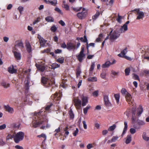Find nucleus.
<instances>
[{
	"label": "nucleus",
	"mask_w": 149,
	"mask_h": 149,
	"mask_svg": "<svg viewBox=\"0 0 149 149\" xmlns=\"http://www.w3.org/2000/svg\"><path fill=\"white\" fill-rule=\"evenodd\" d=\"M42 110L41 109L39 112L34 113L32 121L33 125L34 127L43 124L45 122H47L46 112L44 111L43 113Z\"/></svg>",
	"instance_id": "f257e3e1"
},
{
	"label": "nucleus",
	"mask_w": 149,
	"mask_h": 149,
	"mask_svg": "<svg viewBox=\"0 0 149 149\" xmlns=\"http://www.w3.org/2000/svg\"><path fill=\"white\" fill-rule=\"evenodd\" d=\"M84 45H82L81 51L78 54L76 55V57L78 60L80 62H82L83 60L85 58V54L84 53Z\"/></svg>",
	"instance_id": "f03ea898"
},
{
	"label": "nucleus",
	"mask_w": 149,
	"mask_h": 149,
	"mask_svg": "<svg viewBox=\"0 0 149 149\" xmlns=\"http://www.w3.org/2000/svg\"><path fill=\"white\" fill-rule=\"evenodd\" d=\"M13 136L15 142L18 143L24 139V133L22 132H19L17 133L15 135H13Z\"/></svg>",
	"instance_id": "7ed1b4c3"
},
{
	"label": "nucleus",
	"mask_w": 149,
	"mask_h": 149,
	"mask_svg": "<svg viewBox=\"0 0 149 149\" xmlns=\"http://www.w3.org/2000/svg\"><path fill=\"white\" fill-rule=\"evenodd\" d=\"M132 12L136 14L137 15L136 18V19L137 20L143 19V18L145 17L144 13L143 11H140L139 8H135L134 10H132Z\"/></svg>",
	"instance_id": "20e7f679"
},
{
	"label": "nucleus",
	"mask_w": 149,
	"mask_h": 149,
	"mask_svg": "<svg viewBox=\"0 0 149 149\" xmlns=\"http://www.w3.org/2000/svg\"><path fill=\"white\" fill-rule=\"evenodd\" d=\"M41 82L44 86L47 87L51 86L52 84V81L50 79L44 77H42Z\"/></svg>",
	"instance_id": "39448f33"
},
{
	"label": "nucleus",
	"mask_w": 149,
	"mask_h": 149,
	"mask_svg": "<svg viewBox=\"0 0 149 149\" xmlns=\"http://www.w3.org/2000/svg\"><path fill=\"white\" fill-rule=\"evenodd\" d=\"M73 100L76 108L77 109H79L81 105V100L79 99V98L78 97L74 98Z\"/></svg>",
	"instance_id": "423d86ee"
},
{
	"label": "nucleus",
	"mask_w": 149,
	"mask_h": 149,
	"mask_svg": "<svg viewBox=\"0 0 149 149\" xmlns=\"http://www.w3.org/2000/svg\"><path fill=\"white\" fill-rule=\"evenodd\" d=\"M67 49L69 51L73 50L74 51L76 49V45L75 44L71 42L67 43Z\"/></svg>",
	"instance_id": "0eeeda50"
},
{
	"label": "nucleus",
	"mask_w": 149,
	"mask_h": 149,
	"mask_svg": "<svg viewBox=\"0 0 149 149\" xmlns=\"http://www.w3.org/2000/svg\"><path fill=\"white\" fill-rule=\"evenodd\" d=\"M79 96L80 97L82 100V105L83 107L85 106L88 103V97L84 96L83 94L80 95Z\"/></svg>",
	"instance_id": "6e6552de"
},
{
	"label": "nucleus",
	"mask_w": 149,
	"mask_h": 149,
	"mask_svg": "<svg viewBox=\"0 0 149 149\" xmlns=\"http://www.w3.org/2000/svg\"><path fill=\"white\" fill-rule=\"evenodd\" d=\"M125 96L127 101L129 102V104L130 105H134L133 99L131 95L130 94H125Z\"/></svg>",
	"instance_id": "1a4fd4ad"
},
{
	"label": "nucleus",
	"mask_w": 149,
	"mask_h": 149,
	"mask_svg": "<svg viewBox=\"0 0 149 149\" xmlns=\"http://www.w3.org/2000/svg\"><path fill=\"white\" fill-rule=\"evenodd\" d=\"M143 111V110L142 106H139L137 110L134 111V110L132 111V113L134 115L136 114V116H139L141 114Z\"/></svg>",
	"instance_id": "9d476101"
},
{
	"label": "nucleus",
	"mask_w": 149,
	"mask_h": 149,
	"mask_svg": "<svg viewBox=\"0 0 149 149\" xmlns=\"http://www.w3.org/2000/svg\"><path fill=\"white\" fill-rule=\"evenodd\" d=\"M104 101L105 106L107 107H111L112 104L109 100L108 96L104 95Z\"/></svg>",
	"instance_id": "9b49d317"
},
{
	"label": "nucleus",
	"mask_w": 149,
	"mask_h": 149,
	"mask_svg": "<svg viewBox=\"0 0 149 149\" xmlns=\"http://www.w3.org/2000/svg\"><path fill=\"white\" fill-rule=\"evenodd\" d=\"M112 31H111L110 33V39L111 40L117 39L120 36V34H118L115 31H114L111 34V33L112 32Z\"/></svg>",
	"instance_id": "f8f14e48"
},
{
	"label": "nucleus",
	"mask_w": 149,
	"mask_h": 149,
	"mask_svg": "<svg viewBox=\"0 0 149 149\" xmlns=\"http://www.w3.org/2000/svg\"><path fill=\"white\" fill-rule=\"evenodd\" d=\"M87 14L86 12H82L81 13H78L77 14V16L78 18L81 19H84Z\"/></svg>",
	"instance_id": "ddd939ff"
},
{
	"label": "nucleus",
	"mask_w": 149,
	"mask_h": 149,
	"mask_svg": "<svg viewBox=\"0 0 149 149\" xmlns=\"http://www.w3.org/2000/svg\"><path fill=\"white\" fill-rule=\"evenodd\" d=\"M38 38L39 39L40 41V46L42 47L45 46L47 40H45L42 37L40 36H38Z\"/></svg>",
	"instance_id": "4468645a"
},
{
	"label": "nucleus",
	"mask_w": 149,
	"mask_h": 149,
	"mask_svg": "<svg viewBox=\"0 0 149 149\" xmlns=\"http://www.w3.org/2000/svg\"><path fill=\"white\" fill-rule=\"evenodd\" d=\"M14 56L15 59L17 60H19L21 59V54L19 52L16 51H13Z\"/></svg>",
	"instance_id": "2eb2a0df"
},
{
	"label": "nucleus",
	"mask_w": 149,
	"mask_h": 149,
	"mask_svg": "<svg viewBox=\"0 0 149 149\" xmlns=\"http://www.w3.org/2000/svg\"><path fill=\"white\" fill-rule=\"evenodd\" d=\"M127 30V26H126V25H125L124 24L123 26H122L119 29V32L120 33H124Z\"/></svg>",
	"instance_id": "dca6fc26"
},
{
	"label": "nucleus",
	"mask_w": 149,
	"mask_h": 149,
	"mask_svg": "<svg viewBox=\"0 0 149 149\" xmlns=\"http://www.w3.org/2000/svg\"><path fill=\"white\" fill-rule=\"evenodd\" d=\"M36 66L37 69L42 72H43L45 70V67L40 64L36 63Z\"/></svg>",
	"instance_id": "f3484780"
},
{
	"label": "nucleus",
	"mask_w": 149,
	"mask_h": 149,
	"mask_svg": "<svg viewBox=\"0 0 149 149\" xmlns=\"http://www.w3.org/2000/svg\"><path fill=\"white\" fill-rule=\"evenodd\" d=\"M8 71L11 74L16 73L17 72L16 70L14 69L13 65L8 67Z\"/></svg>",
	"instance_id": "a211bd4d"
},
{
	"label": "nucleus",
	"mask_w": 149,
	"mask_h": 149,
	"mask_svg": "<svg viewBox=\"0 0 149 149\" xmlns=\"http://www.w3.org/2000/svg\"><path fill=\"white\" fill-rule=\"evenodd\" d=\"M26 49L27 52L29 53H30L32 51L31 47L30 44L29 42H26L25 45Z\"/></svg>",
	"instance_id": "6ab92c4d"
},
{
	"label": "nucleus",
	"mask_w": 149,
	"mask_h": 149,
	"mask_svg": "<svg viewBox=\"0 0 149 149\" xmlns=\"http://www.w3.org/2000/svg\"><path fill=\"white\" fill-rule=\"evenodd\" d=\"M127 52V47H126L118 55V56L120 57H124Z\"/></svg>",
	"instance_id": "aec40b11"
},
{
	"label": "nucleus",
	"mask_w": 149,
	"mask_h": 149,
	"mask_svg": "<svg viewBox=\"0 0 149 149\" xmlns=\"http://www.w3.org/2000/svg\"><path fill=\"white\" fill-rule=\"evenodd\" d=\"M4 108L6 111H7L10 113H12L14 111L13 108L10 107L8 105L5 106Z\"/></svg>",
	"instance_id": "412c9836"
},
{
	"label": "nucleus",
	"mask_w": 149,
	"mask_h": 149,
	"mask_svg": "<svg viewBox=\"0 0 149 149\" xmlns=\"http://www.w3.org/2000/svg\"><path fill=\"white\" fill-rule=\"evenodd\" d=\"M76 40L78 41H79V40H80L81 41V42H86L88 41V40L87 39L86 35H84V38L77 37V38Z\"/></svg>",
	"instance_id": "4be33fe9"
},
{
	"label": "nucleus",
	"mask_w": 149,
	"mask_h": 149,
	"mask_svg": "<svg viewBox=\"0 0 149 149\" xmlns=\"http://www.w3.org/2000/svg\"><path fill=\"white\" fill-rule=\"evenodd\" d=\"M124 127L123 131V132L121 136L122 137L124 135V134L126 133V131L127 128V123L126 122H124Z\"/></svg>",
	"instance_id": "5701e85b"
},
{
	"label": "nucleus",
	"mask_w": 149,
	"mask_h": 149,
	"mask_svg": "<svg viewBox=\"0 0 149 149\" xmlns=\"http://www.w3.org/2000/svg\"><path fill=\"white\" fill-rule=\"evenodd\" d=\"M111 65V63L109 61H107L104 64H102V68H108Z\"/></svg>",
	"instance_id": "b1692460"
},
{
	"label": "nucleus",
	"mask_w": 149,
	"mask_h": 149,
	"mask_svg": "<svg viewBox=\"0 0 149 149\" xmlns=\"http://www.w3.org/2000/svg\"><path fill=\"white\" fill-rule=\"evenodd\" d=\"M95 44L93 43H91L89 44H88V41L86 42V48L87 50V52H89V46H92V47H95Z\"/></svg>",
	"instance_id": "393cba45"
},
{
	"label": "nucleus",
	"mask_w": 149,
	"mask_h": 149,
	"mask_svg": "<svg viewBox=\"0 0 149 149\" xmlns=\"http://www.w3.org/2000/svg\"><path fill=\"white\" fill-rule=\"evenodd\" d=\"M45 20L48 22H54V20L53 18L50 16H47L46 17Z\"/></svg>",
	"instance_id": "a878e982"
},
{
	"label": "nucleus",
	"mask_w": 149,
	"mask_h": 149,
	"mask_svg": "<svg viewBox=\"0 0 149 149\" xmlns=\"http://www.w3.org/2000/svg\"><path fill=\"white\" fill-rule=\"evenodd\" d=\"M140 75L141 76L145 75L146 76H149V70H144L142 72H141Z\"/></svg>",
	"instance_id": "bb28decb"
},
{
	"label": "nucleus",
	"mask_w": 149,
	"mask_h": 149,
	"mask_svg": "<svg viewBox=\"0 0 149 149\" xmlns=\"http://www.w3.org/2000/svg\"><path fill=\"white\" fill-rule=\"evenodd\" d=\"M114 97L117 104H118L119 101L120 95L119 94H115Z\"/></svg>",
	"instance_id": "cd10ccee"
},
{
	"label": "nucleus",
	"mask_w": 149,
	"mask_h": 149,
	"mask_svg": "<svg viewBox=\"0 0 149 149\" xmlns=\"http://www.w3.org/2000/svg\"><path fill=\"white\" fill-rule=\"evenodd\" d=\"M127 139L125 141V143L126 144H128L132 140V136L130 135H128L126 137Z\"/></svg>",
	"instance_id": "c85d7f7f"
},
{
	"label": "nucleus",
	"mask_w": 149,
	"mask_h": 149,
	"mask_svg": "<svg viewBox=\"0 0 149 149\" xmlns=\"http://www.w3.org/2000/svg\"><path fill=\"white\" fill-rule=\"evenodd\" d=\"M95 66V64L94 63H91V67L89 69V75H90L92 73V71L94 70Z\"/></svg>",
	"instance_id": "c756f323"
},
{
	"label": "nucleus",
	"mask_w": 149,
	"mask_h": 149,
	"mask_svg": "<svg viewBox=\"0 0 149 149\" xmlns=\"http://www.w3.org/2000/svg\"><path fill=\"white\" fill-rule=\"evenodd\" d=\"M100 14V12L99 11H97L95 14L92 16V19L94 21L97 18L99 17Z\"/></svg>",
	"instance_id": "7c9ffc66"
},
{
	"label": "nucleus",
	"mask_w": 149,
	"mask_h": 149,
	"mask_svg": "<svg viewBox=\"0 0 149 149\" xmlns=\"http://www.w3.org/2000/svg\"><path fill=\"white\" fill-rule=\"evenodd\" d=\"M88 80L90 82H96L97 81V79L96 77H91L88 78Z\"/></svg>",
	"instance_id": "2f4dec72"
},
{
	"label": "nucleus",
	"mask_w": 149,
	"mask_h": 149,
	"mask_svg": "<svg viewBox=\"0 0 149 149\" xmlns=\"http://www.w3.org/2000/svg\"><path fill=\"white\" fill-rule=\"evenodd\" d=\"M143 139L146 141L149 140V137L147 136L145 133H143L142 135Z\"/></svg>",
	"instance_id": "473e14b6"
},
{
	"label": "nucleus",
	"mask_w": 149,
	"mask_h": 149,
	"mask_svg": "<svg viewBox=\"0 0 149 149\" xmlns=\"http://www.w3.org/2000/svg\"><path fill=\"white\" fill-rule=\"evenodd\" d=\"M1 85L4 88H7L10 86V84L9 83H7L4 81H3L1 83Z\"/></svg>",
	"instance_id": "72a5a7b5"
},
{
	"label": "nucleus",
	"mask_w": 149,
	"mask_h": 149,
	"mask_svg": "<svg viewBox=\"0 0 149 149\" xmlns=\"http://www.w3.org/2000/svg\"><path fill=\"white\" fill-rule=\"evenodd\" d=\"M48 2L53 6H55L57 4L56 0H48Z\"/></svg>",
	"instance_id": "f704fd0d"
},
{
	"label": "nucleus",
	"mask_w": 149,
	"mask_h": 149,
	"mask_svg": "<svg viewBox=\"0 0 149 149\" xmlns=\"http://www.w3.org/2000/svg\"><path fill=\"white\" fill-rule=\"evenodd\" d=\"M65 83L66 81L64 79H63L62 80V82L61 84H60V87H62L64 88H65Z\"/></svg>",
	"instance_id": "c9c22d12"
},
{
	"label": "nucleus",
	"mask_w": 149,
	"mask_h": 149,
	"mask_svg": "<svg viewBox=\"0 0 149 149\" xmlns=\"http://www.w3.org/2000/svg\"><path fill=\"white\" fill-rule=\"evenodd\" d=\"M137 124L139 126H142L145 124V123L143 121L139 120L137 121Z\"/></svg>",
	"instance_id": "e433bc0d"
},
{
	"label": "nucleus",
	"mask_w": 149,
	"mask_h": 149,
	"mask_svg": "<svg viewBox=\"0 0 149 149\" xmlns=\"http://www.w3.org/2000/svg\"><path fill=\"white\" fill-rule=\"evenodd\" d=\"M116 125L115 124L113 125L110 127L108 129V130L109 131H113L116 128Z\"/></svg>",
	"instance_id": "4c0bfd02"
},
{
	"label": "nucleus",
	"mask_w": 149,
	"mask_h": 149,
	"mask_svg": "<svg viewBox=\"0 0 149 149\" xmlns=\"http://www.w3.org/2000/svg\"><path fill=\"white\" fill-rule=\"evenodd\" d=\"M81 72L80 69L79 68L76 69V75L77 77H78L80 76Z\"/></svg>",
	"instance_id": "58836bf2"
},
{
	"label": "nucleus",
	"mask_w": 149,
	"mask_h": 149,
	"mask_svg": "<svg viewBox=\"0 0 149 149\" xmlns=\"http://www.w3.org/2000/svg\"><path fill=\"white\" fill-rule=\"evenodd\" d=\"M57 30V27L55 26V25H53L50 28V30L51 31L55 32Z\"/></svg>",
	"instance_id": "ea45409f"
},
{
	"label": "nucleus",
	"mask_w": 149,
	"mask_h": 149,
	"mask_svg": "<svg viewBox=\"0 0 149 149\" xmlns=\"http://www.w3.org/2000/svg\"><path fill=\"white\" fill-rule=\"evenodd\" d=\"M90 105H87L86 107L84 108L83 109L84 113L85 114H86L87 113V112L88 110L89 109H90Z\"/></svg>",
	"instance_id": "a19ab883"
},
{
	"label": "nucleus",
	"mask_w": 149,
	"mask_h": 149,
	"mask_svg": "<svg viewBox=\"0 0 149 149\" xmlns=\"http://www.w3.org/2000/svg\"><path fill=\"white\" fill-rule=\"evenodd\" d=\"M71 8L75 12H78L80 11L82 8V7H80L79 8H74L72 7Z\"/></svg>",
	"instance_id": "79ce46f5"
},
{
	"label": "nucleus",
	"mask_w": 149,
	"mask_h": 149,
	"mask_svg": "<svg viewBox=\"0 0 149 149\" xmlns=\"http://www.w3.org/2000/svg\"><path fill=\"white\" fill-rule=\"evenodd\" d=\"M125 75L126 76H128L129 75L130 72V69L129 68H127L125 69Z\"/></svg>",
	"instance_id": "37998d69"
},
{
	"label": "nucleus",
	"mask_w": 149,
	"mask_h": 149,
	"mask_svg": "<svg viewBox=\"0 0 149 149\" xmlns=\"http://www.w3.org/2000/svg\"><path fill=\"white\" fill-rule=\"evenodd\" d=\"M64 58L63 57L59 58L57 60V61L61 64L63 63L64 62Z\"/></svg>",
	"instance_id": "c03bdc74"
},
{
	"label": "nucleus",
	"mask_w": 149,
	"mask_h": 149,
	"mask_svg": "<svg viewBox=\"0 0 149 149\" xmlns=\"http://www.w3.org/2000/svg\"><path fill=\"white\" fill-rule=\"evenodd\" d=\"M52 104L51 103L50 104H49L47 105L45 109V110L46 111H49L50 110V108L52 106Z\"/></svg>",
	"instance_id": "a18cd8bd"
},
{
	"label": "nucleus",
	"mask_w": 149,
	"mask_h": 149,
	"mask_svg": "<svg viewBox=\"0 0 149 149\" xmlns=\"http://www.w3.org/2000/svg\"><path fill=\"white\" fill-rule=\"evenodd\" d=\"M60 64H57L56 63L53 64L52 66L53 68H58L60 66Z\"/></svg>",
	"instance_id": "49530a36"
},
{
	"label": "nucleus",
	"mask_w": 149,
	"mask_h": 149,
	"mask_svg": "<svg viewBox=\"0 0 149 149\" xmlns=\"http://www.w3.org/2000/svg\"><path fill=\"white\" fill-rule=\"evenodd\" d=\"M17 45L22 47H23V44L21 41H18L17 43Z\"/></svg>",
	"instance_id": "de8ad7c7"
},
{
	"label": "nucleus",
	"mask_w": 149,
	"mask_h": 149,
	"mask_svg": "<svg viewBox=\"0 0 149 149\" xmlns=\"http://www.w3.org/2000/svg\"><path fill=\"white\" fill-rule=\"evenodd\" d=\"M63 6L66 10H69V7L68 4L64 3L63 5Z\"/></svg>",
	"instance_id": "09e8293b"
},
{
	"label": "nucleus",
	"mask_w": 149,
	"mask_h": 149,
	"mask_svg": "<svg viewBox=\"0 0 149 149\" xmlns=\"http://www.w3.org/2000/svg\"><path fill=\"white\" fill-rule=\"evenodd\" d=\"M133 78L135 80H139V76L135 73L133 74Z\"/></svg>",
	"instance_id": "8fccbe9b"
},
{
	"label": "nucleus",
	"mask_w": 149,
	"mask_h": 149,
	"mask_svg": "<svg viewBox=\"0 0 149 149\" xmlns=\"http://www.w3.org/2000/svg\"><path fill=\"white\" fill-rule=\"evenodd\" d=\"M61 46L62 48H63L64 49L65 48H66L67 49V44L66 45L65 42H64L63 43H61Z\"/></svg>",
	"instance_id": "3c124183"
},
{
	"label": "nucleus",
	"mask_w": 149,
	"mask_h": 149,
	"mask_svg": "<svg viewBox=\"0 0 149 149\" xmlns=\"http://www.w3.org/2000/svg\"><path fill=\"white\" fill-rule=\"evenodd\" d=\"M37 137L39 138L43 137L45 138V140L46 139V135L44 134H42L40 135H38Z\"/></svg>",
	"instance_id": "603ef678"
},
{
	"label": "nucleus",
	"mask_w": 149,
	"mask_h": 149,
	"mask_svg": "<svg viewBox=\"0 0 149 149\" xmlns=\"http://www.w3.org/2000/svg\"><path fill=\"white\" fill-rule=\"evenodd\" d=\"M122 17L120 16L119 14H118V18L116 19V20L119 22L120 23L121 22V19Z\"/></svg>",
	"instance_id": "864d4df0"
},
{
	"label": "nucleus",
	"mask_w": 149,
	"mask_h": 149,
	"mask_svg": "<svg viewBox=\"0 0 149 149\" xmlns=\"http://www.w3.org/2000/svg\"><path fill=\"white\" fill-rule=\"evenodd\" d=\"M40 17H38L37 19L35 20L33 22V25H34L35 24H36V23H37L39 22L40 21Z\"/></svg>",
	"instance_id": "5fc2aeb1"
},
{
	"label": "nucleus",
	"mask_w": 149,
	"mask_h": 149,
	"mask_svg": "<svg viewBox=\"0 0 149 149\" xmlns=\"http://www.w3.org/2000/svg\"><path fill=\"white\" fill-rule=\"evenodd\" d=\"M79 132V130L77 128H76V130L74 131V132L73 133V134L74 136H76L77 134Z\"/></svg>",
	"instance_id": "6e6d98bb"
},
{
	"label": "nucleus",
	"mask_w": 149,
	"mask_h": 149,
	"mask_svg": "<svg viewBox=\"0 0 149 149\" xmlns=\"http://www.w3.org/2000/svg\"><path fill=\"white\" fill-rule=\"evenodd\" d=\"M130 132L132 134H133L136 132V130L134 128H131L130 129Z\"/></svg>",
	"instance_id": "4d7b16f0"
},
{
	"label": "nucleus",
	"mask_w": 149,
	"mask_h": 149,
	"mask_svg": "<svg viewBox=\"0 0 149 149\" xmlns=\"http://www.w3.org/2000/svg\"><path fill=\"white\" fill-rule=\"evenodd\" d=\"M106 73L105 72H102L100 75L101 77L103 79H105Z\"/></svg>",
	"instance_id": "13d9d810"
},
{
	"label": "nucleus",
	"mask_w": 149,
	"mask_h": 149,
	"mask_svg": "<svg viewBox=\"0 0 149 149\" xmlns=\"http://www.w3.org/2000/svg\"><path fill=\"white\" fill-rule=\"evenodd\" d=\"M118 138L117 136H114L112 138V141L113 142H115Z\"/></svg>",
	"instance_id": "bf43d9fd"
},
{
	"label": "nucleus",
	"mask_w": 149,
	"mask_h": 149,
	"mask_svg": "<svg viewBox=\"0 0 149 149\" xmlns=\"http://www.w3.org/2000/svg\"><path fill=\"white\" fill-rule=\"evenodd\" d=\"M69 115L70 118H73L74 117V115L72 112V110H70L69 111Z\"/></svg>",
	"instance_id": "052dcab7"
},
{
	"label": "nucleus",
	"mask_w": 149,
	"mask_h": 149,
	"mask_svg": "<svg viewBox=\"0 0 149 149\" xmlns=\"http://www.w3.org/2000/svg\"><path fill=\"white\" fill-rule=\"evenodd\" d=\"M23 9H24L23 7L22 6H19L18 8V10L19 11L20 14H21L23 10Z\"/></svg>",
	"instance_id": "680f3d73"
},
{
	"label": "nucleus",
	"mask_w": 149,
	"mask_h": 149,
	"mask_svg": "<svg viewBox=\"0 0 149 149\" xmlns=\"http://www.w3.org/2000/svg\"><path fill=\"white\" fill-rule=\"evenodd\" d=\"M59 23L60 24L61 26H64L65 25V23L62 20H61L59 22Z\"/></svg>",
	"instance_id": "e2e57ef3"
},
{
	"label": "nucleus",
	"mask_w": 149,
	"mask_h": 149,
	"mask_svg": "<svg viewBox=\"0 0 149 149\" xmlns=\"http://www.w3.org/2000/svg\"><path fill=\"white\" fill-rule=\"evenodd\" d=\"M6 127V125L5 124H3L0 126V130H2L5 129Z\"/></svg>",
	"instance_id": "0e129e2a"
},
{
	"label": "nucleus",
	"mask_w": 149,
	"mask_h": 149,
	"mask_svg": "<svg viewBox=\"0 0 149 149\" xmlns=\"http://www.w3.org/2000/svg\"><path fill=\"white\" fill-rule=\"evenodd\" d=\"M54 10L55 11L58 12V13H60L61 14L62 13V12H61V10L58 8H57V7L56 8H55Z\"/></svg>",
	"instance_id": "69168bd1"
},
{
	"label": "nucleus",
	"mask_w": 149,
	"mask_h": 149,
	"mask_svg": "<svg viewBox=\"0 0 149 149\" xmlns=\"http://www.w3.org/2000/svg\"><path fill=\"white\" fill-rule=\"evenodd\" d=\"M93 145L92 144H88L87 146V148L88 149H90L93 147Z\"/></svg>",
	"instance_id": "338daca9"
},
{
	"label": "nucleus",
	"mask_w": 149,
	"mask_h": 149,
	"mask_svg": "<svg viewBox=\"0 0 149 149\" xmlns=\"http://www.w3.org/2000/svg\"><path fill=\"white\" fill-rule=\"evenodd\" d=\"M15 148L17 149H24L21 146L19 145H17L15 146Z\"/></svg>",
	"instance_id": "774afa93"
}]
</instances>
